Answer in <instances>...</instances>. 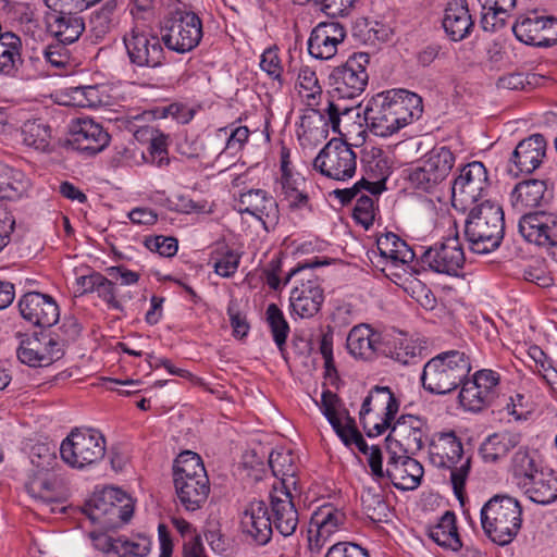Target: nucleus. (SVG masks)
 I'll return each mask as SVG.
<instances>
[{"mask_svg": "<svg viewBox=\"0 0 557 557\" xmlns=\"http://www.w3.org/2000/svg\"><path fill=\"white\" fill-rule=\"evenodd\" d=\"M423 113L422 98L406 89H392L373 96L366 104L363 119L369 131L388 137L419 120Z\"/></svg>", "mask_w": 557, "mask_h": 557, "instance_id": "obj_1", "label": "nucleus"}, {"mask_svg": "<svg viewBox=\"0 0 557 557\" xmlns=\"http://www.w3.org/2000/svg\"><path fill=\"white\" fill-rule=\"evenodd\" d=\"M465 237L473 253L486 255L499 248L505 236V214L502 206L484 200L469 208Z\"/></svg>", "mask_w": 557, "mask_h": 557, "instance_id": "obj_2", "label": "nucleus"}, {"mask_svg": "<svg viewBox=\"0 0 557 557\" xmlns=\"http://www.w3.org/2000/svg\"><path fill=\"white\" fill-rule=\"evenodd\" d=\"M480 516L484 533L500 546L510 544L522 527V507L509 495H494L484 504Z\"/></svg>", "mask_w": 557, "mask_h": 557, "instance_id": "obj_3", "label": "nucleus"}, {"mask_svg": "<svg viewBox=\"0 0 557 557\" xmlns=\"http://www.w3.org/2000/svg\"><path fill=\"white\" fill-rule=\"evenodd\" d=\"M470 371V359L463 351L447 350L424 364L421 383L429 393L445 395L458 388Z\"/></svg>", "mask_w": 557, "mask_h": 557, "instance_id": "obj_4", "label": "nucleus"}, {"mask_svg": "<svg viewBox=\"0 0 557 557\" xmlns=\"http://www.w3.org/2000/svg\"><path fill=\"white\" fill-rule=\"evenodd\" d=\"M455 154L446 146L434 147L419 161L409 174V181L416 190L434 195L442 199L444 190L449 188L447 177L455 164Z\"/></svg>", "mask_w": 557, "mask_h": 557, "instance_id": "obj_5", "label": "nucleus"}, {"mask_svg": "<svg viewBox=\"0 0 557 557\" xmlns=\"http://www.w3.org/2000/svg\"><path fill=\"white\" fill-rule=\"evenodd\" d=\"M430 460L437 468L450 470L454 493L463 503L465 485L471 469V457H465L462 443L454 431L440 433L437 438L432 442Z\"/></svg>", "mask_w": 557, "mask_h": 557, "instance_id": "obj_6", "label": "nucleus"}, {"mask_svg": "<svg viewBox=\"0 0 557 557\" xmlns=\"http://www.w3.org/2000/svg\"><path fill=\"white\" fill-rule=\"evenodd\" d=\"M84 512L102 529H116L129 521L134 512L132 498L116 487H104L94 493Z\"/></svg>", "mask_w": 557, "mask_h": 557, "instance_id": "obj_7", "label": "nucleus"}, {"mask_svg": "<svg viewBox=\"0 0 557 557\" xmlns=\"http://www.w3.org/2000/svg\"><path fill=\"white\" fill-rule=\"evenodd\" d=\"M106 455V438L95 429H75L60 445L61 459L72 468L83 469Z\"/></svg>", "mask_w": 557, "mask_h": 557, "instance_id": "obj_8", "label": "nucleus"}, {"mask_svg": "<svg viewBox=\"0 0 557 557\" xmlns=\"http://www.w3.org/2000/svg\"><path fill=\"white\" fill-rule=\"evenodd\" d=\"M202 22L194 12H175L161 24V40L177 53L194 50L202 38Z\"/></svg>", "mask_w": 557, "mask_h": 557, "instance_id": "obj_9", "label": "nucleus"}, {"mask_svg": "<svg viewBox=\"0 0 557 557\" xmlns=\"http://www.w3.org/2000/svg\"><path fill=\"white\" fill-rule=\"evenodd\" d=\"M490 182L487 170L480 161H473L462 166L458 176L450 183L451 203L457 210L467 211L479 205L487 191Z\"/></svg>", "mask_w": 557, "mask_h": 557, "instance_id": "obj_10", "label": "nucleus"}, {"mask_svg": "<svg viewBox=\"0 0 557 557\" xmlns=\"http://www.w3.org/2000/svg\"><path fill=\"white\" fill-rule=\"evenodd\" d=\"M370 55L366 52L354 53L348 60L336 66L330 74L332 98H348L354 100L361 96L368 84L367 65Z\"/></svg>", "mask_w": 557, "mask_h": 557, "instance_id": "obj_11", "label": "nucleus"}, {"mask_svg": "<svg viewBox=\"0 0 557 557\" xmlns=\"http://www.w3.org/2000/svg\"><path fill=\"white\" fill-rule=\"evenodd\" d=\"M313 168L329 178L344 182L356 173L357 154L346 141L332 138L314 158Z\"/></svg>", "mask_w": 557, "mask_h": 557, "instance_id": "obj_12", "label": "nucleus"}, {"mask_svg": "<svg viewBox=\"0 0 557 557\" xmlns=\"http://www.w3.org/2000/svg\"><path fill=\"white\" fill-rule=\"evenodd\" d=\"M123 42L134 65L157 67L164 61V49L160 38L146 26L135 24L124 34Z\"/></svg>", "mask_w": 557, "mask_h": 557, "instance_id": "obj_13", "label": "nucleus"}, {"mask_svg": "<svg viewBox=\"0 0 557 557\" xmlns=\"http://www.w3.org/2000/svg\"><path fill=\"white\" fill-rule=\"evenodd\" d=\"M518 228L527 242L552 249V257L557 261V212H525L519 220Z\"/></svg>", "mask_w": 557, "mask_h": 557, "instance_id": "obj_14", "label": "nucleus"}, {"mask_svg": "<svg viewBox=\"0 0 557 557\" xmlns=\"http://www.w3.org/2000/svg\"><path fill=\"white\" fill-rule=\"evenodd\" d=\"M466 261L458 234L444 238L425 249L420 256V263L436 273L450 276L458 275Z\"/></svg>", "mask_w": 557, "mask_h": 557, "instance_id": "obj_15", "label": "nucleus"}, {"mask_svg": "<svg viewBox=\"0 0 557 557\" xmlns=\"http://www.w3.org/2000/svg\"><path fill=\"white\" fill-rule=\"evenodd\" d=\"M21 317L30 325L50 327L60 318V310L54 298L39 292L24 294L17 302Z\"/></svg>", "mask_w": 557, "mask_h": 557, "instance_id": "obj_16", "label": "nucleus"}, {"mask_svg": "<svg viewBox=\"0 0 557 557\" xmlns=\"http://www.w3.org/2000/svg\"><path fill=\"white\" fill-rule=\"evenodd\" d=\"M547 151V141L542 134H532L520 140L508 163V172L515 176L531 174L543 163Z\"/></svg>", "mask_w": 557, "mask_h": 557, "instance_id": "obj_17", "label": "nucleus"}, {"mask_svg": "<svg viewBox=\"0 0 557 557\" xmlns=\"http://www.w3.org/2000/svg\"><path fill=\"white\" fill-rule=\"evenodd\" d=\"M240 530L256 545L263 546L271 541L272 520L263 500H252L246 506L240 516Z\"/></svg>", "mask_w": 557, "mask_h": 557, "instance_id": "obj_18", "label": "nucleus"}, {"mask_svg": "<svg viewBox=\"0 0 557 557\" xmlns=\"http://www.w3.org/2000/svg\"><path fill=\"white\" fill-rule=\"evenodd\" d=\"M346 37L345 27L338 22H321L311 32L308 51L319 60H329L337 52V47Z\"/></svg>", "mask_w": 557, "mask_h": 557, "instance_id": "obj_19", "label": "nucleus"}, {"mask_svg": "<svg viewBox=\"0 0 557 557\" xmlns=\"http://www.w3.org/2000/svg\"><path fill=\"white\" fill-rule=\"evenodd\" d=\"M346 521L345 513L331 504L321 506L311 517L309 530V547L319 552L324 542Z\"/></svg>", "mask_w": 557, "mask_h": 557, "instance_id": "obj_20", "label": "nucleus"}, {"mask_svg": "<svg viewBox=\"0 0 557 557\" xmlns=\"http://www.w3.org/2000/svg\"><path fill=\"white\" fill-rule=\"evenodd\" d=\"M90 536L95 548L102 552L104 557H146L151 549V542L145 536L135 541L96 532Z\"/></svg>", "mask_w": 557, "mask_h": 557, "instance_id": "obj_21", "label": "nucleus"}, {"mask_svg": "<svg viewBox=\"0 0 557 557\" xmlns=\"http://www.w3.org/2000/svg\"><path fill=\"white\" fill-rule=\"evenodd\" d=\"M236 208L240 213H248L262 222L265 228L278 222V207L275 199L263 189H250L242 193Z\"/></svg>", "mask_w": 557, "mask_h": 557, "instance_id": "obj_22", "label": "nucleus"}, {"mask_svg": "<svg viewBox=\"0 0 557 557\" xmlns=\"http://www.w3.org/2000/svg\"><path fill=\"white\" fill-rule=\"evenodd\" d=\"M109 143V133L91 119H77L71 126V144L79 151L96 154Z\"/></svg>", "mask_w": 557, "mask_h": 557, "instance_id": "obj_23", "label": "nucleus"}, {"mask_svg": "<svg viewBox=\"0 0 557 557\" xmlns=\"http://www.w3.org/2000/svg\"><path fill=\"white\" fill-rule=\"evenodd\" d=\"M270 498L272 527L284 537L293 535L299 523V515L290 490H278L274 486Z\"/></svg>", "mask_w": 557, "mask_h": 557, "instance_id": "obj_24", "label": "nucleus"}, {"mask_svg": "<svg viewBox=\"0 0 557 557\" xmlns=\"http://www.w3.org/2000/svg\"><path fill=\"white\" fill-rule=\"evenodd\" d=\"M349 352L360 359L370 360L377 354H386L382 334L368 324L354 326L347 336Z\"/></svg>", "mask_w": 557, "mask_h": 557, "instance_id": "obj_25", "label": "nucleus"}, {"mask_svg": "<svg viewBox=\"0 0 557 557\" xmlns=\"http://www.w3.org/2000/svg\"><path fill=\"white\" fill-rule=\"evenodd\" d=\"M442 26L447 37L453 41H461L470 36L474 21L470 14L467 0H451L447 3Z\"/></svg>", "mask_w": 557, "mask_h": 557, "instance_id": "obj_26", "label": "nucleus"}, {"mask_svg": "<svg viewBox=\"0 0 557 557\" xmlns=\"http://www.w3.org/2000/svg\"><path fill=\"white\" fill-rule=\"evenodd\" d=\"M376 249V265L391 263L393 267H399L411 263L416 258V251L392 232L377 237ZM372 253L376 257V251L372 250Z\"/></svg>", "mask_w": 557, "mask_h": 557, "instance_id": "obj_27", "label": "nucleus"}, {"mask_svg": "<svg viewBox=\"0 0 557 557\" xmlns=\"http://www.w3.org/2000/svg\"><path fill=\"white\" fill-rule=\"evenodd\" d=\"M73 11H59L47 17V29L57 41L71 45L77 41L84 33L85 20Z\"/></svg>", "mask_w": 557, "mask_h": 557, "instance_id": "obj_28", "label": "nucleus"}, {"mask_svg": "<svg viewBox=\"0 0 557 557\" xmlns=\"http://www.w3.org/2000/svg\"><path fill=\"white\" fill-rule=\"evenodd\" d=\"M175 493L178 503L189 512L201 509L210 494L209 478H199L190 480H174Z\"/></svg>", "mask_w": 557, "mask_h": 557, "instance_id": "obj_29", "label": "nucleus"}, {"mask_svg": "<svg viewBox=\"0 0 557 557\" xmlns=\"http://www.w3.org/2000/svg\"><path fill=\"white\" fill-rule=\"evenodd\" d=\"M289 301L292 314L301 319L312 318L320 311L324 301L323 289L318 285H296L290 293Z\"/></svg>", "mask_w": 557, "mask_h": 557, "instance_id": "obj_30", "label": "nucleus"}, {"mask_svg": "<svg viewBox=\"0 0 557 557\" xmlns=\"http://www.w3.org/2000/svg\"><path fill=\"white\" fill-rule=\"evenodd\" d=\"M522 441V434L518 431L505 430L488 435L481 444L479 453L486 463H497Z\"/></svg>", "mask_w": 557, "mask_h": 557, "instance_id": "obj_31", "label": "nucleus"}, {"mask_svg": "<svg viewBox=\"0 0 557 557\" xmlns=\"http://www.w3.org/2000/svg\"><path fill=\"white\" fill-rule=\"evenodd\" d=\"M399 405V400L388 386H374L363 399L359 412V419L363 429H367L366 417L374 409L382 410L383 417H386V420H395Z\"/></svg>", "mask_w": 557, "mask_h": 557, "instance_id": "obj_32", "label": "nucleus"}, {"mask_svg": "<svg viewBox=\"0 0 557 557\" xmlns=\"http://www.w3.org/2000/svg\"><path fill=\"white\" fill-rule=\"evenodd\" d=\"M386 480L401 491L414 490L419 486L423 476V468L418 460L405 457L404 460L393 465L386 462Z\"/></svg>", "mask_w": 557, "mask_h": 557, "instance_id": "obj_33", "label": "nucleus"}, {"mask_svg": "<svg viewBox=\"0 0 557 557\" xmlns=\"http://www.w3.org/2000/svg\"><path fill=\"white\" fill-rule=\"evenodd\" d=\"M424 421L412 414L400 416L393 424V436H397L398 441L403 443L406 450L411 455L423 448V438L425 436Z\"/></svg>", "mask_w": 557, "mask_h": 557, "instance_id": "obj_34", "label": "nucleus"}, {"mask_svg": "<svg viewBox=\"0 0 557 557\" xmlns=\"http://www.w3.org/2000/svg\"><path fill=\"white\" fill-rule=\"evenodd\" d=\"M22 39L12 32H0V75L14 77L23 65Z\"/></svg>", "mask_w": 557, "mask_h": 557, "instance_id": "obj_35", "label": "nucleus"}, {"mask_svg": "<svg viewBox=\"0 0 557 557\" xmlns=\"http://www.w3.org/2000/svg\"><path fill=\"white\" fill-rule=\"evenodd\" d=\"M525 495L540 505H547L557 498V478L552 472L537 471L520 485Z\"/></svg>", "mask_w": 557, "mask_h": 557, "instance_id": "obj_36", "label": "nucleus"}, {"mask_svg": "<svg viewBox=\"0 0 557 557\" xmlns=\"http://www.w3.org/2000/svg\"><path fill=\"white\" fill-rule=\"evenodd\" d=\"M546 184L540 180H527L518 183L510 194L512 208L522 213L529 209L539 207L544 199Z\"/></svg>", "mask_w": 557, "mask_h": 557, "instance_id": "obj_37", "label": "nucleus"}, {"mask_svg": "<svg viewBox=\"0 0 557 557\" xmlns=\"http://www.w3.org/2000/svg\"><path fill=\"white\" fill-rule=\"evenodd\" d=\"M478 2L481 7V27L491 33L505 26L517 4V0H478Z\"/></svg>", "mask_w": 557, "mask_h": 557, "instance_id": "obj_38", "label": "nucleus"}, {"mask_svg": "<svg viewBox=\"0 0 557 557\" xmlns=\"http://www.w3.org/2000/svg\"><path fill=\"white\" fill-rule=\"evenodd\" d=\"M269 466L274 476L280 479L278 490L296 488L297 465L290 449L276 448L269 456Z\"/></svg>", "mask_w": 557, "mask_h": 557, "instance_id": "obj_39", "label": "nucleus"}, {"mask_svg": "<svg viewBox=\"0 0 557 557\" xmlns=\"http://www.w3.org/2000/svg\"><path fill=\"white\" fill-rule=\"evenodd\" d=\"M30 180L21 170L0 163V199L16 201L27 195Z\"/></svg>", "mask_w": 557, "mask_h": 557, "instance_id": "obj_40", "label": "nucleus"}, {"mask_svg": "<svg viewBox=\"0 0 557 557\" xmlns=\"http://www.w3.org/2000/svg\"><path fill=\"white\" fill-rule=\"evenodd\" d=\"M121 1L107 0L95 10L89 20L90 32L96 39H103L120 22Z\"/></svg>", "mask_w": 557, "mask_h": 557, "instance_id": "obj_41", "label": "nucleus"}, {"mask_svg": "<svg viewBox=\"0 0 557 557\" xmlns=\"http://www.w3.org/2000/svg\"><path fill=\"white\" fill-rule=\"evenodd\" d=\"M428 534L443 548L458 552L462 547L457 530L456 515L453 511H446L436 524L429 528Z\"/></svg>", "mask_w": 557, "mask_h": 557, "instance_id": "obj_42", "label": "nucleus"}, {"mask_svg": "<svg viewBox=\"0 0 557 557\" xmlns=\"http://www.w3.org/2000/svg\"><path fill=\"white\" fill-rule=\"evenodd\" d=\"M23 143L40 152L51 150V127L40 120L26 121L22 126Z\"/></svg>", "mask_w": 557, "mask_h": 557, "instance_id": "obj_43", "label": "nucleus"}, {"mask_svg": "<svg viewBox=\"0 0 557 557\" xmlns=\"http://www.w3.org/2000/svg\"><path fill=\"white\" fill-rule=\"evenodd\" d=\"M191 478H208V474L200 456L194 451L185 450L174 460L173 481L176 479L181 481L190 480Z\"/></svg>", "mask_w": 557, "mask_h": 557, "instance_id": "obj_44", "label": "nucleus"}, {"mask_svg": "<svg viewBox=\"0 0 557 557\" xmlns=\"http://www.w3.org/2000/svg\"><path fill=\"white\" fill-rule=\"evenodd\" d=\"M27 493L42 506H50L54 500V480L51 471H40L32 475L25 485Z\"/></svg>", "mask_w": 557, "mask_h": 557, "instance_id": "obj_45", "label": "nucleus"}, {"mask_svg": "<svg viewBox=\"0 0 557 557\" xmlns=\"http://www.w3.org/2000/svg\"><path fill=\"white\" fill-rule=\"evenodd\" d=\"M45 346L42 341L36 336L26 337L21 341L17 348V357L21 362L29 367H47L51 364V357L44 355Z\"/></svg>", "mask_w": 557, "mask_h": 557, "instance_id": "obj_46", "label": "nucleus"}, {"mask_svg": "<svg viewBox=\"0 0 557 557\" xmlns=\"http://www.w3.org/2000/svg\"><path fill=\"white\" fill-rule=\"evenodd\" d=\"M265 321L277 348L283 351L289 334V324L283 311L276 304H269L265 310Z\"/></svg>", "mask_w": 557, "mask_h": 557, "instance_id": "obj_47", "label": "nucleus"}, {"mask_svg": "<svg viewBox=\"0 0 557 557\" xmlns=\"http://www.w3.org/2000/svg\"><path fill=\"white\" fill-rule=\"evenodd\" d=\"M543 16L534 14L533 16H521L512 26L516 38L530 46L539 45Z\"/></svg>", "mask_w": 557, "mask_h": 557, "instance_id": "obj_48", "label": "nucleus"}, {"mask_svg": "<svg viewBox=\"0 0 557 557\" xmlns=\"http://www.w3.org/2000/svg\"><path fill=\"white\" fill-rule=\"evenodd\" d=\"M240 258L242 255L238 251L227 246L216 249L212 256L214 272L222 277H232L239 267Z\"/></svg>", "mask_w": 557, "mask_h": 557, "instance_id": "obj_49", "label": "nucleus"}, {"mask_svg": "<svg viewBox=\"0 0 557 557\" xmlns=\"http://www.w3.org/2000/svg\"><path fill=\"white\" fill-rule=\"evenodd\" d=\"M361 505L367 517L374 522L386 521L388 505L381 493L367 490L361 494Z\"/></svg>", "mask_w": 557, "mask_h": 557, "instance_id": "obj_50", "label": "nucleus"}, {"mask_svg": "<svg viewBox=\"0 0 557 557\" xmlns=\"http://www.w3.org/2000/svg\"><path fill=\"white\" fill-rule=\"evenodd\" d=\"M511 471L520 486L527 479L533 476L534 473L540 471L536 467L534 457L531 455L527 447H520L512 456Z\"/></svg>", "mask_w": 557, "mask_h": 557, "instance_id": "obj_51", "label": "nucleus"}, {"mask_svg": "<svg viewBox=\"0 0 557 557\" xmlns=\"http://www.w3.org/2000/svg\"><path fill=\"white\" fill-rule=\"evenodd\" d=\"M383 188V182H369L366 178H361L350 188L335 189L333 195L343 206H345L352 199H357L362 194V189L368 190L373 196H377L381 194Z\"/></svg>", "mask_w": 557, "mask_h": 557, "instance_id": "obj_52", "label": "nucleus"}, {"mask_svg": "<svg viewBox=\"0 0 557 557\" xmlns=\"http://www.w3.org/2000/svg\"><path fill=\"white\" fill-rule=\"evenodd\" d=\"M474 385L475 383H471L469 380H463V383L460 384L461 391L458 398L460 405L466 410L478 412L490 404V401Z\"/></svg>", "mask_w": 557, "mask_h": 557, "instance_id": "obj_53", "label": "nucleus"}, {"mask_svg": "<svg viewBox=\"0 0 557 557\" xmlns=\"http://www.w3.org/2000/svg\"><path fill=\"white\" fill-rule=\"evenodd\" d=\"M30 461L37 470L52 471L58 465L55 446L47 444H37L32 447Z\"/></svg>", "mask_w": 557, "mask_h": 557, "instance_id": "obj_54", "label": "nucleus"}, {"mask_svg": "<svg viewBox=\"0 0 557 557\" xmlns=\"http://www.w3.org/2000/svg\"><path fill=\"white\" fill-rule=\"evenodd\" d=\"M326 261H319L315 259L314 261H306L299 262L295 268H293L284 280V285H286L293 277L297 278L298 285L301 284H310V285H320L318 276L312 273V269L326 264Z\"/></svg>", "mask_w": 557, "mask_h": 557, "instance_id": "obj_55", "label": "nucleus"}, {"mask_svg": "<svg viewBox=\"0 0 557 557\" xmlns=\"http://www.w3.org/2000/svg\"><path fill=\"white\" fill-rule=\"evenodd\" d=\"M371 196L361 194L356 201V206L354 208L352 216L355 221L362 225L366 230L372 226L375 219V202Z\"/></svg>", "mask_w": 557, "mask_h": 557, "instance_id": "obj_56", "label": "nucleus"}, {"mask_svg": "<svg viewBox=\"0 0 557 557\" xmlns=\"http://www.w3.org/2000/svg\"><path fill=\"white\" fill-rule=\"evenodd\" d=\"M96 283L95 293H97L98 297L101 298L109 308L123 311V306L117 299L115 283L102 274H100Z\"/></svg>", "mask_w": 557, "mask_h": 557, "instance_id": "obj_57", "label": "nucleus"}, {"mask_svg": "<svg viewBox=\"0 0 557 557\" xmlns=\"http://www.w3.org/2000/svg\"><path fill=\"white\" fill-rule=\"evenodd\" d=\"M319 9L331 17H346L356 8L358 0H312Z\"/></svg>", "mask_w": 557, "mask_h": 557, "instance_id": "obj_58", "label": "nucleus"}, {"mask_svg": "<svg viewBox=\"0 0 557 557\" xmlns=\"http://www.w3.org/2000/svg\"><path fill=\"white\" fill-rule=\"evenodd\" d=\"M345 99L346 98H332V100L329 101L327 108L325 109L333 132H337L339 134L341 116H348L350 113L359 109V104H345Z\"/></svg>", "mask_w": 557, "mask_h": 557, "instance_id": "obj_59", "label": "nucleus"}, {"mask_svg": "<svg viewBox=\"0 0 557 557\" xmlns=\"http://www.w3.org/2000/svg\"><path fill=\"white\" fill-rule=\"evenodd\" d=\"M384 355L404 366L416 364L420 360V349L408 342H400L394 349H386Z\"/></svg>", "mask_w": 557, "mask_h": 557, "instance_id": "obj_60", "label": "nucleus"}, {"mask_svg": "<svg viewBox=\"0 0 557 557\" xmlns=\"http://www.w3.org/2000/svg\"><path fill=\"white\" fill-rule=\"evenodd\" d=\"M249 137V129L247 126H238L234 128L225 144L224 149L218 156V159L230 156L235 158L244 148Z\"/></svg>", "mask_w": 557, "mask_h": 557, "instance_id": "obj_61", "label": "nucleus"}, {"mask_svg": "<svg viewBox=\"0 0 557 557\" xmlns=\"http://www.w3.org/2000/svg\"><path fill=\"white\" fill-rule=\"evenodd\" d=\"M282 188L285 199L292 209L310 208L308 195L298 188L296 182L292 181V177L282 180Z\"/></svg>", "mask_w": 557, "mask_h": 557, "instance_id": "obj_62", "label": "nucleus"}, {"mask_svg": "<svg viewBox=\"0 0 557 557\" xmlns=\"http://www.w3.org/2000/svg\"><path fill=\"white\" fill-rule=\"evenodd\" d=\"M144 244L147 249L158 252L162 257H173L178 249L177 239L162 235L146 237Z\"/></svg>", "mask_w": 557, "mask_h": 557, "instance_id": "obj_63", "label": "nucleus"}, {"mask_svg": "<svg viewBox=\"0 0 557 557\" xmlns=\"http://www.w3.org/2000/svg\"><path fill=\"white\" fill-rule=\"evenodd\" d=\"M343 416L345 421L343 422L342 417L332 422L331 425L338 437L346 446L352 445L354 438L358 435L359 431L356 426L355 419L349 416V412L344 409Z\"/></svg>", "mask_w": 557, "mask_h": 557, "instance_id": "obj_64", "label": "nucleus"}]
</instances>
